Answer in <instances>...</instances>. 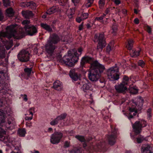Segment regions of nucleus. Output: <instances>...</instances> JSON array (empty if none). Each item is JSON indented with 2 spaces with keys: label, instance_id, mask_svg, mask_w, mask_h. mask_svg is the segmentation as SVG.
<instances>
[{
  "label": "nucleus",
  "instance_id": "nucleus-1",
  "mask_svg": "<svg viewBox=\"0 0 153 153\" xmlns=\"http://www.w3.org/2000/svg\"><path fill=\"white\" fill-rule=\"evenodd\" d=\"M9 77L4 70H0V141L7 145L9 143L12 144L15 151L11 153H22L20 151L21 145L19 142L11 143V141L6 135L7 129H12L15 125L14 118L10 114L11 113L10 108L4 105L3 100L7 101V98L10 95L9 85L7 80Z\"/></svg>",
  "mask_w": 153,
  "mask_h": 153
},
{
  "label": "nucleus",
  "instance_id": "nucleus-2",
  "mask_svg": "<svg viewBox=\"0 0 153 153\" xmlns=\"http://www.w3.org/2000/svg\"><path fill=\"white\" fill-rule=\"evenodd\" d=\"M30 20H24L22 22L25 32L22 30L17 31L15 29V25H13L7 26L6 28L5 31L0 32V39L7 50L9 49L13 46V42L12 41L4 40L3 38L6 37L11 38L13 37L15 39H20L25 37L26 35L33 36L37 34L38 32L37 27L30 24Z\"/></svg>",
  "mask_w": 153,
  "mask_h": 153
},
{
  "label": "nucleus",
  "instance_id": "nucleus-3",
  "mask_svg": "<svg viewBox=\"0 0 153 153\" xmlns=\"http://www.w3.org/2000/svg\"><path fill=\"white\" fill-rule=\"evenodd\" d=\"M86 63H91V67L88 74L89 79L92 81L97 80L105 69L104 66L97 61L93 62L92 57L85 55L81 59L80 66L83 67Z\"/></svg>",
  "mask_w": 153,
  "mask_h": 153
},
{
  "label": "nucleus",
  "instance_id": "nucleus-4",
  "mask_svg": "<svg viewBox=\"0 0 153 153\" xmlns=\"http://www.w3.org/2000/svg\"><path fill=\"white\" fill-rule=\"evenodd\" d=\"M82 51L83 49L81 47L78 48L77 50H73L72 51H69L68 55L65 56L61 59V61L66 66H73L78 62L79 57L81 55Z\"/></svg>",
  "mask_w": 153,
  "mask_h": 153
},
{
  "label": "nucleus",
  "instance_id": "nucleus-5",
  "mask_svg": "<svg viewBox=\"0 0 153 153\" xmlns=\"http://www.w3.org/2000/svg\"><path fill=\"white\" fill-rule=\"evenodd\" d=\"M60 41L59 36L56 33H53L50 35L45 45V48L48 53L52 54L57 47V44Z\"/></svg>",
  "mask_w": 153,
  "mask_h": 153
},
{
  "label": "nucleus",
  "instance_id": "nucleus-6",
  "mask_svg": "<svg viewBox=\"0 0 153 153\" xmlns=\"http://www.w3.org/2000/svg\"><path fill=\"white\" fill-rule=\"evenodd\" d=\"M131 77L129 78L127 75H124L122 82L120 85L115 86L116 90L119 93H123L127 91V86H129L131 85Z\"/></svg>",
  "mask_w": 153,
  "mask_h": 153
},
{
  "label": "nucleus",
  "instance_id": "nucleus-7",
  "mask_svg": "<svg viewBox=\"0 0 153 153\" xmlns=\"http://www.w3.org/2000/svg\"><path fill=\"white\" fill-rule=\"evenodd\" d=\"M120 64H115L114 66L108 69L107 74L110 80L115 81L118 80L120 78L119 68Z\"/></svg>",
  "mask_w": 153,
  "mask_h": 153
},
{
  "label": "nucleus",
  "instance_id": "nucleus-8",
  "mask_svg": "<svg viewBox=\"0 0 153 153\" xmlns=\"http://www.w3.org/2000/svg\"><path fill=\"white\" fill-rule=\"evenodd\" d=\"M75 137L80 142L83 143V147H80L74 148L71 151L70 153H82L84 151V149H86L87 148L86 140L85 137L82 135H76Z\"/></svg>",
  "mask_w": 153,
  "mask_h": 153
},
{
  "label": "nucleus",
  "instance_id": "nucleus-9",
  "mask_svg": "<svg viewBox=\"0 0 153 153\" xmlns=\"http://www.w3.org/2000/svg\"><path fill=\"white\" fill-rule=\"evenodd\" d=\"M110 127L111 131V134L107 135L106 138L108 144L111 145H113L116 142L118 134V131L117 129L112 125H110Z\"/></svg>",
  "mask_w": 153,
  "mask_h": 153
},
{
  "label": "nucleus",
  "instance_id": "nucleus-10",
  "mask_svg": "<svg viewBox=\"0 0 153 153\" xmlns=\"http://www.w3.org/2000/svg\"><path fill=\"white\" fill-rule=\"evenodd\" d=\"M94 38L97 39L98 42L97 49L99 51H102L106 45L105 38L104 33L102 32L99 34H95Z\"/></svg>",
  "mask_w": 153,
  "mask_h": 153
},
{
  "label": "nucleus",
  "instance_id": "nucleus-11",
  "mask_svg": "<svg viewBox=\"0 0 153 153\" xmlns=\"http://www.w3.org/2000/svg\"><path fill=\"white\" fill-rule=\"evenodd\" d=\"M147 125V122L143 120L136 121L134 123H132L134 131L136 135L140 134L142 128L145 127Z\"/></svg>",
  "mask_w": 153,
  "mask_h": 153
},
{
  "label": "nucleus",
  "instance_id": "nucleus-12",
  "mask_svg": "<svg viewBox=\"0 0 153 153\" xmlns=\"http://www.w3.org/2000/svg\"><path fill=\"white\" fill-rule=\"evenodd\" d=\"M30 53L28 51L23 50H22L17 55V57L20 61L26 62L29 61Z\"/></svg>",
  "mask_w": 153,
  "mask_h": 153
},
{
  "label": "nucleus",
  "instance_id": "nucleus-13",
  "mask_svg": "<svg viewBox=\"0 0 153 153\" xmlns=\"http://www.w3.org/2000/svg\"><path fill=\"white\" fill-rule=\"evenodd\" d=\"M63 133L60 131L54 133L51 137L50 141L53 144L59 143L63 137Z\"/></svg>",
  "mask_w": 153,
  "mask_h": 153
},
{
  "label": "nucleus",
  "instance_id": "nucleus-14",
  "mask_svg": "<svg viewBox=\"0 0 153 153\" xmlns=\"http://www.w3.org/2000/svg\"><path fill=\"white\" fill-rule=\"evenodd\" d=\"M5 56V50L4 48L1 49L0 48V59H3L2 60L1 62H0V67L2 66L5 67L7 65L8 62V59L6 58L4 59ZM0 68H1V67Z\"/></svg>",
  "mask_w": 153,
  "mask_h": 153
},
{
  "label": "nucleus",
  "instance_id": "nucleus-15",
  "mask_svg": "<svg viewBox=\"0 0 153 153\" xmlns=\"http://www.w3.org/2000/svg\"><path fill=\"white\" fill-rule=\"evenodd\" d=\"M97 149H95L93 147L94 150L95 151H99L104 152L107 149V143L105 141L103 140L97 145Z\"/></svg>",
  "mask_w": 153,
  "mask_h": 153
},
{
  "label": "nucleus",
  "instance_id": "nucleus-16",
  "mask_svg": "<svg viewBox=\"0 0 153 153\" xmlns=\"http://www.w3.org/2000/svg\"><path fill=\"white\" fill-rule=\"evenodd\" d=\"M20 5L22 7H28L33 10H35L36 7V4L32 1L21 2Z\"/></svg>",
  "mask_w": 153,
  "mask_h": 153
},
{
  "label": "nucleus",
  "instance_id": "nucleus-17",
  "mask_svg": "<svg viewBox=\"0 0 153 153\" xmlns=\"http://www.w3.org/2000/svg\"><path fill=\"white\" fill-rule=\"evenodd\" d=\"M88 16V14L87 13H78L76 17L75 20L76 22L78 23L83 22L85 20L87 19Z\"/></svg>",
  "mask_w": 153,
  "mask_h": 153
},
{
  "label": "nucleus",
  "instance_id": "nucleus-18",
  "mask_svg": "<svg viewBox=\"0 0 153 153\" xmlns=\"http://www.w3.org/2000/svg\"><path fill=\"white\" fill-rule=\"evenodd\" d=\"M69 75L73 81H76L80 79V74L74 70H71L69 72Z\"/></svg>",
  "mask_w": 153,
  "mask_h": 153
},
{
  "label": "nucleus",
  "instance_id": "nucleus-19",
  "mask_svg": "<svg viewBox=\"0 0 153 153\" xmlns=\"http://www.w3.org/2000/svg\"><path fill=\"white\" fill-rule=\"evenodd\" d=\"M82 89L86 93L89 92V91L92 90L93 87V85L91 83L87 82H83Z\"/></svg>",
  "mask_w": 153,
  "mask_h": 153
},
{
  "label": "nucleus",
  "instance_id": "nucleus-20",
  "mask_svg": "<svg viewBox=\"0 0 153 153\" xmlns=\"http://www.w3.org/2000/svg\"><path fill=\"white\" fill-rule=\"evenodd\" d=\"M142 153H153V149L150 145L143 144L141 147Z\"/></svg>",
  "mask_w": 153,
  "mask_h": 153
},
{
  "label": "nucleus",
  "instance_id": "nucleus-21",
  "mask_svg": "<svg viewBox=\"0 0 153 153\" xmlns=\"http://www.w3.org/2000/svg\"><path fill=\"white\" fill-rule=\"evenodd\" d=\"M53 87L57 91H61L63 88L62 83L59 80H56L53 83Z\"/></svg>",
  "mask_w": 153,
  "mask_h": 153
},
{
  "label": "nucleus",
  "instance_id": "nucleus-22",
  "mask_svg": "<svg viewBox=\"0 0 153 153\" xmlns=\"http://www.w3.org/2000/svg\"><path fill=\"white\" fill-rule=\"evenodd\" d=\"M144 101L143 98L141 97H138L135 102V104L139 109H141L143 106Z\"/></svg>",
  "mask_w": 153,
  "mask_h": 153
},
{
  "label": "nucleus",
  "instance_id": "nucleus-23",
  "mask_svg": "<svg viewBox=\"0 0 153 153\" xmlns=\"http://www.w3.org/2000/svg\"><path fill=\"white\" fill-rule=\"evenodd\" d=\"M22 14L24 17L28 19L30 18L33 17V14L31 11L23 10L22 11Z\"/></svg>",
  "mask_w": 153,
  "mask_h": 153
},
{
  "label": "nucleus",
  "instance_id": "nucleus-24",
  "mask_svg": "<svg viewBox=\"0 0 153 153\" xmlns=\"http://www.w3.org/2000/svg\"><path fill=\"white\" fill-rule=\"evenodd\" d=\"M41 27L43 29L47 31L48 32L51 33L53 32V29L50 25L45 23H41Z\"/></svg>",
  "mask_w": 153,
  "mask_h": 153
},
{
  "label": "nucleus",
  "instance_id": "nucleus-25",
  "mask_svg": "<svg viewBox=\"0 0 153 153\" xmlns=\"http://www.w3.org/2000/svg\"><path fill=\"white\" fill-rule=\"evenodd\" d=\"M134 42L132 39H128L126 43V47L130 51L132 49Z\"/></svg>",
  "mask_w": 153,
  "mask_h": 153
},
{
  "label": "nucleus",
  "instance_id": "nucleus-26",
  "mask_svg": "<svg viewBox=\"0 0 153 153\" xmlns=\"http://www.w3.org/2000/svg\"><path fill=\"white\" fill-rule=\"evenodd\" d=\"M130 93L132 94H136L138 93V89L136 85H134L133 84L129 86L128 88Z\"/></svg>",
  "mask_w": 153,
  "mask_h": 153
},
{
  "label": "nucleus",
  "instance_id": "nucleus-27",
  "mask_svg": "<svg viewBox=\"0 0 153 153\" xmlns=\"http://www.w3.org/2000/svg\"><path fill=\"white\" fill-rule=\"evenodd\" d=\"M129 110L130 113L128 114V119L130 120L133 118L134 116L136 115L137 110L134 108H130Z\"/></svg>",
  "mask_w": 153,
  "mask_h": 153
},
{
  "label": "nucleus",
  "instance_id": "nucleus-28",
  "mask_svg": "<svg viewBox=\"0 0 153 153\" xmlns=\"http://www.w3.org/2000/svg\"><path fill=\"white\" fill-rule=\"evenodd\" d=\"M5 13L7 16L9 17H12L14 15L15 12L12 7H10L6 10Z\"/></svg>",
  "mask_w": 153,
  "mask_h": 153
},
{
  "label": "nucleus",
  "instance_id": "nucleus-29",
  "mask_svg": "<svg viewBox=\"0 0 153 153\" xmlns=\"http://www.w3.org/2000/svg\"><path fill=\"white\" fill-rule=\"evenodd\" d=\"M140 52V50L133 49L130 51V55L132 57H137L139 56Z\"/></svg>",
  "mask_w": 153,
  "mask_h": 153
},
{
  "label": "nucleus",
  "instance_id": "nucleus-30",
  "mask_svg": "<svg viewBox=\"0 0 153 153\" xmlns=\"http://www.w3.org/2000/svg\"><path fill=\"white\" fill-rule=\"evenodd\" d=\"M58 9L56 7L53 6L48 9L46 12L47 14L51 15L57 12Z\"/></svg>",
  "mask_w": 153,
  "mask_h": 153
},
{
  "label": "nucleus",
  "instance_id": "nucleus-31",
  "mask_svg": "<svg viewBox=\"0 0 153 153\" xmlns=\"http://www.w3.org/2000/svg\"><path fill=\"white\" fill-rule=\"evenodd\" d=\"M118 27L116 25H113L112 27L111 33L114 36H116L117 34Z\"/></svg>",
  "mask_w": 153,
  "mask_h": 153
},
{
  "label": "nucleus",
  "instance_id": "nucleus-32",
  "mask_svg": "<svg viewBox=\"0 0 153 153\" xmlns=\"http://www.w3.org/2000/svg\"><path fill=\"white\" fill-rule=\"evenodd\" d=\"M18 133L20 136L24 137L25 136L26 132L25 129L23 128L19 129L18 131Z\"/></svg>",
  "mask_w": 153,
  "mask_h": 153
},
{
  "label": "nucleus",
  "instance_id": "nucleus-33",
  "mask_svg": "<svg viewBox=\"0 0 153 153\" xmlns=\"http://www.w3.org/2000/svg\"><path fill=\"white\" fill-rule=\"evenodd\" d=\"M3 5L5 7H8L11 6V1L10 0H2Z\"/></svg>",
  "mask_w": 153,
  "mask_h": 153
},
{
  "label": "nucleus",
  "instance_id": "nucleus-34",
  "mask_svg": "<svg viewBox=\"0 0 153 153\" xmlns=\"http://www.w3.org/2000/svg\"><path fill=\"white\" fill-rule=\"evenodd\" d=\"M135 143H141L144 140H145V138L143 136L141 135H139L138 137L136 138Z\"/></svg>",
  "mask_w": 153,
  "mask_h": 153
},
{
  "label": "nucleus",
  "instance_id": "nucleus-35",
  "mask_svg": "<svg viewBox=\"0 0 153 153\" xmlns=\"http://www.w3.org/2000/svg\"><path fill=\"white\" fill-rule=\"evenodd\" d=\"M24 71L25 74L27 75V76H29L32 71V68H26L24 69Z\"/></svg>",
  "mask_w": 153,
  "mask_h": 153
},
{
  "label": "nucleus",
  "instance_id": "nucleus-36",
  "mask_svg": "<svg viewBox=\"0 0 153 153\" xmlns=\"http://www.w3.org/2000/svg\"><path fill=\"white\" fill-rule=\"evenodd\" d=\"M94 0H86L85 3V6L87 8H88L91 7L93 2Z\"/></svg>",
  "mask_w": 153,
  "mask_h": 153
},
{
  "label": "nucleus",
  "instance_id": "nucleus-37",
  "mask_svg": "<svg viewBox=\"0 0 153 153\" xmlns=\"http://www.w3.org/2000/svg\"><path fill=\"white\" fill-rule=\"evenodd\" d=\"M138 66L141 67L142 68H144L146 67V63L144 61L142 60H138L137 62Z\"/></svg>",
  "mask_w": 153,
  "mask_h": 153
},
{
  "label": "nucleus",
  "instance_id": "nucleus-38",
  "mask_svg": "<svg viewBox=\"0 0 153 153\" xmlns=\"http://www.w3.org/2000/svg\"><path fill=\"white\" fill-rule=\"evenodd\" d=\"M67 115V114L65 113H64L61 114L60 115L57 116V117L59 121L64 119L66 118Z\"/></svg>",
  "mask_w": 153,
  "mask_h": 153
},
{
  "label": "nucleus",
  "instance_id": "nucleus-39",
  "mask_svg": "<svg viewBox=\"0 0 153 153\" xmlns=\"http://www.w3.org/2000/svg\"><path fill=\"white\" fill-rule=\"evenodd\" d=\"M59 121V120L57 117L56 118L51 121L50 123V124L52 126H54L57 125Z\"/></svg>",
  "mask_w": 153,
  "mask_h": 153
},
{
  "label": "nucleus",
  "instance_id": "nucleus-40",
  "mask_svg": "<svg viewBox=\"0 0 153 153\" xmlns=\"http://www.w3.org/2000/svg\"><path fill=\"white\" fill-rule=\"evenodd\" d=\"M111 43H109L107 46L106 48V52L108 53H109L110 51L112 50V48Z\"/></svg>",
  "mask_w": 153,
  "mask_h": 153
},
{
  "label": "nucleus",
  "instance_id": "nucleus-41",
  "mask_svg": "<svg viewBox=\"0 0 153 153\" xmlns=\"http://www.w3.org/2000/svg\"><path fill=\"white\" fill-rule=\"evenodd\" d=\"M99 7L102 9L105 4V0H100L99 1Z\"/></svg>",
  "mask_w": 153,
  "mask_h": 153
},
{
  "label": "nucleus",
  "instance_id": "nucleus-42",
  "mask_svg": "<svg viewBox=\"0 0 153 153\" xmlns=\"http://www.w3.org/2000/svg\"><path fill=\"white\" fill-rule=\"evenodd\" d=\"M73 119L72 118H70L69 120H67L65 123H64V125H68L73 124Z\"/></svg>",
  "mask_w": 153,
  "mask_h": 153
},
{
  "label": "nucleus",
  "instance_id": "nucleus-43",
  "mask_svg": "<svg viewBox=\"0 0 153 153\" xmlns=\"http://www.w3.org/2000/svg\"><path fill=\"white\" fill-rule=\"evenodd\" d=\"M4 16L2 11L0 8V21L3 22L4 21Z\"/></svg>",
  "mask_w": 153,
  "mask_h": 153
},
{
  "label": "nucleus",
  "instance_id": "nucleus-44",
  "mask_svg": "<svg viewBox=\"0 0 153 153\" xmlns=\"http://www.w3.org/2000/svg\"><path fill=\"white\" fill-rule=\"evenodd\" d=\"M78 28V32H80L84 29L83 22H82L79 25Z\"/></svg>",
  "mask_w": 153,
  "mask_h": 153
},
{
  "label": "nucleus",
  "instance_id": "nucleus-45",
  "mask_svg": "<svg viewBox=\"0 0 153 153\" xmlns=\"http://www.w3.org/2000/svg\"><path fill=\"white\" fill-rule=\"evenodd\" d=\"M72 3L75 6H77L79 5L81 0H71Z\"/></svg>",
  "mask_w": 153,
  "mask_h": 153
},
{
  "label": "nucleus",
  "instance_id": "nucleus-46",
  "mask_svg": "<svg viewBox=\"0 0 153 153\" xmlns=\"http://www.w3.org/2000/svg\"><path fill=\"white\" fill-rule=\"evenodd\" d=\"M103 19L102 17L100 16V17H96L95 19V21H97L100 22H103Z\"/></svg>",
  "mask_w": 153,
  "mask_h": 153
},
{
  "label": "nucleus",
  "instance_id": "nucleus-47",
  "mask_svg": "<svg viewBox=\"0 0 153 153\" xmlns=\"http://www.w3.org/2000/svg\"><path fill=\"white\" fill-rule=\"evenodd\" d=\"M21 96L22 97L23 100L25 101V102H26L27 101L28 99L27 98V96L26 94H24L23 95V94H21Z\"/></svg>",
  "mask_w": 153,
  "mask_h": 153
},
{
  "label": "nucleus",
  "instance_id": "nucleus-48",
  "mask_svg": "<svg viewBox=\"0 0 153 153\" xmlns=\"http://www.w3.org/2000/svg\"><path fill=\"white\" fill-rule=\"evenodd\" d=\"M70 145V142L68 141H66L64 143V146L65 148L68 147Z\"/></svg>",
  "mask_w": 153,
  "mask_h": 153
},
{
  "label": "nucleus",
  "instance_id": "nucleus-49",
  "mask_svg": "<svg viewBox=\"0 0 153 153\" xmlns=\"http://www.w3.org/2000/svg\"><path fill=\"white\" fill-rule=\"evenodd\" d=\"M56 20H53L52 22V23L50 25L52 28H54L55 27V26L56 25Z\"/></svg>",
  "mask_w": 153,
  "mask_h": 153
},
{
  "label": "nucleus",
  "instance_id": "nucleus-50",
  "mask_svg": "<svg viewBox=\"0 0 153 153\" xmlns=\"http://www.w3.org/2000/svg\"><path fill=\"white\" fill-rule=\"evenodd\" d=\"M110 8H107L105 10L104 13H106V14H107L108 15H110Z\"/></svg>",
  "mask_w": 153,
  "mask_h": 153
},
{
  "label": "nucleus",
  "instance_id": "nucleus-51",
  "mask_svg": "<svg viewBox=\"0 0 153 153\" xmlns=\"http://www.w3.org/2000/svg\"><path fill=\"white\" fill-rule=\"evenodd\" d=\"M114 2L117 5H118L121 3L120 0H114Z\"/></svg>",
  "mask_w": 153,
  "mask_h": 153
},
{
  "label": "nucleus",
  "instance_id": "nucleus-52",
  "mask_svg": "<svg viewBox=\"0 0 153 153\" xmlns=\"http://www.w3.org/2000/svg\"><path fill=\"white\" fill-rule=\"evenodd\" d=\"M147 30L148 32L150 33L152 32V30L151 28L149 26H147L146 27Z\"/></svg>",
  "mask_w": 153,
  "mask_h": 153
},
{
  "label": "nucleus",
  "instance_id": "nucleus-53",
  "mask_svg": "<svg viewBox=\"0 0 153 153\" xmlns=\"http://www.w3.org/2000/svg\"><path fill=\"white\" fill-rule=\"evenodd\" d=\"M134 23L136 25H138L139 24V21L137 18H135L134 21Z\"/></svg>",
  "mask_w": 153,
  "mask_h": 153
},
{
  "label": "nucleus",
  "instance_id": "nucleus-54",
  "mask_svg": "<svg viewBox=\"0 0 153 153\" xmlns=\"http://www.w3.org/2000/svg\"><path fill=\"white\" fill-rule=\"evenodd\" d=\"M25 120H30L32 119V117H27L26 116L25 118Z\"/></svg>",
  "mask_w": 153,
  "mask_h": 153
},
{
  "label": "nucleus",
  "instance_id": "nucleus-55",
  "mask_svg": "<svg viewBox=\"0 0 153 153\" xmlns=\"http://www.w3.org/2000/svg\"><path fill=\"white\" fill-rule=\"evenodd\" d=\"M122 12L124 14L127 15V11L126 10L123 9L122 10Z\"/></svg>",
  "mask_w": 153,
  "mask_h": 153
},
{
  "label": "nucleus",
  "instance_id": "nucleus-56",
  "mask_svg": "<svg viewBox=\"0 0 153 153\" xmlns=\"http://www.w3.org/2000/svg\"><path fill=\"white\" fill-rule=\"evenodd\" d=\"M107 14H106V13H103L102 15L101 16V17H102V18L103 19L105 16H107L108 17H109V16L108 15L107 16Z\"/></svg>",
  "mask_w": 153,
  "mask_h": 153
},
{
  "label": "nucleus",
  "instance_id": "nucleus-57",
  "mask_svg": "<svg viewBox=\"0 0 153 153\" xmlns=\"http://www.w3.org/2000/svg\"><path fill=\"white\" fill-rule=\"evenodd\" d=\"M152 109L151 108H149L147 111V113H152Z\"/></svg>",
  "mask_w": 153,
  "mask_h": 153
},
{
  "label": "nucleus",
  "instance_id": "nucleus-58",
  "mask_svg": "<svg viewBox=\"0 0 153 153\" xmlns=\"http://www.w3.org/2000/svg\"><path fill=\"white\" fill-rule=\"evenodd\" d=\"M48 132L49 133H51L53 132V129L51 128H49L48 130Z\"/></svg>",
  "mask_w": 153,
  "mask_h": 153
},
{
  "label": "nucleus",
  "instance_id": "nucleus-59",
  "mask_svg": "<svg viewBox=\"0 0 153 153\" xmlns=\"http://www.w3.org/2000/svg\"><path fill=\"white\" fill-rule=\"evenodd\" d=\"M147 117L148 119H150L152 117L151 113H147Z\"/></svg>",
  "mask_w": 153,
  "mask_h": 153
},
{
  "label": "nucleus",
  "instance_id": "nucleus-60",
  "mask_svg": "<svg viewBox=\"0 0 153 153\" xmlns=\"http://www.w3.org/2000/svg\"><path fill=\"white\" fill-rule=\"evenodd\" d=\"M86 26L87 27V28L88 29H90L91 27V26L90 24H88L86 25Z\"/></svg>",
  "mask_w": 153,
  "mask_h": 153
},
{
  "label": "nucleus",
  "instance_id": "nucleus-61",
  "mask_svg": "<svg viewBox=\"0 0 153 153\" xmlns=\"http://www.w3.org/2000/svg\"><path fill=\"white\" fill-rule=\"evenodd\" d=\"M88 153H92V150L91 148H89L88 150Z\"/></svg>",
  "mask_w": 153,
  "mask_h": 153
},
{
  "label": "nucleus",
  "instance_id": "nucleus-62",
  "mask_svg": "<svg viewBox=\"0 0 153 153\" xmlns=\"http://www.w3.org/2000/svg\"><path fill=\"white\" fill-rule=\"evenodd\" d=\"M134 13L136 14H137L138 13L137 10L136 9H134Z\"/></svg>",
  "mask_w": 153,
  "mask_h": 153
},
{
  "label": "nucleus",
  "instance_id": "nucleus-63",
  "mask_svg": "<svg viewBox=\"0 0 153 153\" xmlns=\"http://www.w3.org/2000/svg\"><path fill=\"white\" fill-rule=\"evenodd\" d=\"M126 153H132L130 150H127L126 152Z\"/></svg>",
  "mask_w": 153,
  "mask_h": 153
},
{
  "label": "nucleus",
  "instance_id": "nucleus-64",
  "mask_svg": "<svg viewBox=\"0 0 153 153\" xmlns=\"http://www.w3.org/2000/svg\"><path fill=\"white\" fill-rule=\"evenodd\" d=\"M33 153H39V152L38 151H35Z\"/></svg>",
  "mask_w": 153,
  "mask_h": 153
}]
</instances>
